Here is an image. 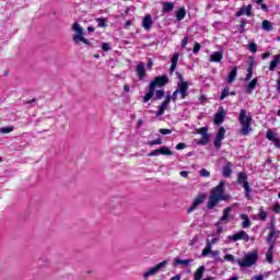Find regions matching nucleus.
Segmentation results:
<instances>
[{"label": "nucleus", "mask_w": 280, "mask_h": 280, "mask_svg": "<svg viewBox=\"0 0 280 280\" xmlns=\"http://www.w3.org/2000/svg\"><path fill=\"white\" fill-rule=\"evenodd\" d=\"M188 43H189V36H185L184 39L182 40V47L183 48L187 47Z\"/></svg>", "instance_id": "5fc2aeb1"}, {"label": "nucleus", "mask_w": 280, "mask_h": 280, "mask_svg": "<svg viewBox=\"0 0 280 280\" xmlns=\"http://www.w3.org/2000/svg\"><path fill=\"white\" fill-rule=\"evenodd\" d=\"M228 240H231V242H238V240H243V242H250V236L246 233V231L242 230L236 234L228 236Z\"/></svg>", "instance_id": "6e6552de"}, {"label": "nucleus", "mask_w": 280, "mask_h": 280, "mask_svg": "<svg viewBox=\"0 0 280 280\" xmlns=\"http://www.w3.org/2000/svg\"><path fill=\"white\" fill-rule=\"evenodd\" d=\"M202 275H205V266H200L195 272V280H202Z\"/></svg>", "instance_id": "c756f323"}, {"label": "nucleus", "mask_w": 280, "mask_h": 280, "mask_svg": "<svg viewBox=\"0 0 280 280\" xmlns=\"http://www.w3.org/2000/svg\"><path fill=\"white\" fill-rule=\"evenodd\" d=\"M167 266V260H163L162 262L158 264L156 266L152 267L148 271H145L142 277L144 280L150 279V277H154L162 268H165Z\"/></svg>", "instance_id": "0eeeda50"}, {"label": "nucleus", "mask_w": 280, "mask_h": 280, "mask_svg": "<svg viewBox=\"0 0 280 280\" xmlns=\"http://www.w3.org/2000/svg\"><path fill=\"white\" fill-rule=\"evenodd\" d=\"M198 135H201V137H205V135H209V128L207 127H202L200 129L197 130Z\"/></svg>", "instance_id": "79ce46f5"}, {"label": "nucleus", "mask_w": 280, "mask_h": 280, "mask_svg": "<svg viewBox=\"0 0 280 280\" xmlns=\"http://www.w3.org/2000/svg\"><path fill=\"white\" fill-rule=\"evenodd\" d=\"M163 97H165V90H158L154 100H163Z\"/></svg>", "instance_id": "58836bf2"}, {"label": "nucleus", "mask_w": 280, "mask_h": 280, "mask_svg": "<svg viewBox=\"0 0 280 280\" xmlns=\"http://www.w3.org/2000/svg\"><path fill=\"white\" fill-rule=\"evenodd\" d=\"M198 145H207L209 143V135L201 136V139L197 142Z\"/></svg>", "instance_id": "e433bc0d"}, {"label": "nucleus", "mask_w": 280, "mask_h": 280, "mask_svg": "<svg viewBox=\"0 0 280 280\" xmlns=\"http://www.w3.org/2000/svg\"><path fill=\"white\" fill-rule=\"evenodd\" d=\"M224 185L225 182L221 180L218 186H215L214 188L211 189L210 192V197L208 199V203H207V209H209L210 211L212 209H215V207H218L219 202H221V200H228L229 196L224 195Z\"/></svg>", "instance_id": "f257e3e1"}, {"label": "nucleus", "mask_w": 280, "mask_h": 280, "mask_svg": "<svg viewBox=\"0 0 280 280\" xmlns=\"http://www.w3.org/2000/svg\"><path fill=\"white\" fill-rule=\"evenodd\" d=\"M190 264H194V259H180L176 257L174 259V266H189Z\"/></svg>", "instance_id": "6ab92c4d"}, {"label": "nucleus", "mask_w": 280, "mask_h": 280, "mask_svg": "<svg viewBox=\"0 0 280 280\" xmlns=\"http://www.w3.org/2000/svg\"><path fill=\"white\" fill-rule=\"evenodd\" d=\"M14 130V127L8 126V127H2L0 128V133L1 135H10Z\"/></svg>", "instance_id": "4c0bfd02"}, {"label": "nucleus", "mask_w": 280, "mask_h": 280, "mask_svg": "<svg viewBox=\"0 0 280 280\" xmlns=\"http://www.w3.org/2000/svg\"><path fill=\"white\" fill-rule=\"evenodd\" d=\"M266 138L269 140V141H273L275 145L277 148H280V140H279V137L277 136V133H275V131H272V129H269L267 131V135H266Z\"/></svg>", "instance_id": "f8f14e48"}, {"label": "nucleus", "mask_w": 280, "mask_h": 280, "mask_svg": "<svg viewBox=\"0 0 280 280\" xmlns=\"http://www.w3.org/2000/svg\"><path fill=\"white\" fill-rule=\"evenodd\" d=\"M259 5L262 12H268V5L266 3H260Z\"/></svg>", "instance_id": "680f3d73"}, {"label": "nucleus", "mask_w": 280, "mask_h": 280, "mask_svg": "<svg viewBox=\"0 0 280 280\" xmlns=\"http://www.w3.org/2000/svg\"><path fill=\"white\" fill-rule=\"evenodd\" d=\"M278 80H277V84H278V86H277V91H280V72L278 73Z\"/></svg>", "instance_id": "338daca9"}, {"label": "nucleus", "mask_w": 280, "mask_h": 280, "mask_svg": "<svg viewBox=\"0 0 280 280\" xmlns=\"http://www.w3.org/2000/svg\"><path fill=\"white\" fill-rule=\"evenodd\" d=\"M168 106H170V103H166L165 101H163L158 112L155 113L156 117L163 116L165 114V110H167Z\"/></svg>", "instance_id": "412c9836"}, {"label": "nucleus", "mask_w": 280, "mask_h": 280, "mask_svg": "<svg viewBox=\"0 0 280 280\" xmlns=\"http://www.w3.org/2000/svg\"><path fill=\"white\" fill-rule=\"evenodd\" d=\"M164 102H165L166 104H170V102H172V95L167 94L166 97H165V100H164Z\"/></svg>", "instance_id": "0e129e2a"}, {"label": "nucleus", "mask_w": 280, "mask_h": 280, "mask_svg": "<svg viewBox=\"0 0 280 280\" xmlns=\"http://www.w3.org/2000/svg\"><path fill=\"white\" fill-rule=\"evenodd\" d=\"M225 97H229V88H224L221 92L220 100H224Z\"/></svg>", "instance_id": "37998d69"}, {"label": "nucleus", "mask_w": 280, "mask_h": 280, "mask_svg": "<svg viewBox=\"0 0 280 280\" xmlns=\"http://www.w3.org/2000/svg\"><path fill=\"white\" fill-rule=\"evenodd\" d=\"M255 280H264V275L254 276Z\"/></svg>", "instance_id": "69168bd1"}, {"label": "nucleus", "mask_w": 280, "mask_h": 280, "mask_svg": "<svg viewBox=\"0 0 280 280\" xmlns=\"http://www.w3.org/2000/svg\"><path fill=\"white\" fill-rule=\"evenodd\" d=\"M257 259H259V255L257 252L247 253L244 259H235V257L231 254H226L224 256L225 261H231L232 264H238L241 268H250V266H255L257 264Z\"/></svg>", "instance_id": "f03ea898"}, {"label": "nucleus", "mask_w": 280, "mask_h": 280, "mask_svg": "<svg viewBox=\"0 0 280 280\" xmlns=\"http://www.w3.org/2000/svg\"><path fill=\"white\" fill-rule=\"evenodd\" d=\"M235 78H237V67H234L229 77H228V84H233L235 82Z\"/></svg>", "instance_id": "b1692460"}, {"label": "nucleus", "mask_w": 280, "mask_h": 280, "mask_svg": "<svg viewBox=\"0 0 280 280\" xmlns=\"http://www.w3.org/2000/svg\"><path fill=\"white\" fill-rule=\"evenodd\" d=\"M178 90H175L174 92H173V94H172V96H171V100L173 101V102H176L177 100H178Z\"/></svg>", "instance_id": "603ef678"}, {"label": "nucleus", "mask_w": 280, "mask_h": 280, "mask_svg": "<svg viewBox=\"0 0 280 280\" xmlns=\"http://www.w3.org/2000/svg\"><path fill=\"white\" fill-rule=\"evenodd\" d=\"M177 91L182 95V100H185V97H187V95H189V93H187V91H189V84H187V82H185V81L178 82Z\"/></svg>", "instance_id": "9d476101"}, {"label": "nucleus", "mask_w": 280, "mask_h": 280, "mask_svg": "<svg viewBox=\"0 0 280 280\" xmlns=\"http://www.w3.org/2000/svg\"><path fill=\"white\" fill-rule=\"evenodd\" d=\"M226 129H224V127H220L214 139V147L217 148V150H220V148H222V141H224Z\"/></svg>", "instance_id": "1a4fd4ad"}, {"label": "nucleus", "mask_w": 280, "mask_h": 280, "mask_svg": "<svg viewBox=\"0 0 280 280\" xmlns=\"http://www.w3.org/2000/svg\"><path fill=\"white\" fill-rule=\"evenodd\" d=\"M185 16H187V11L185 10V8H180L179 10H177L176 12V19L177 21H183V19H185Z\"/></svg>", "instance_id": "c85d7f7f"}, {"label": "nucleus", "mask_w": 280, "mask_h": 280, "mask_svg": "<svg viewBox=\"0 0 280 280\" xmlns=\"http://www.w3.org/2000/svg\"><path fill=\"white\" fill-rule=\"evenodd\" d=\"M163 12H172L174 10V2H162Z\"/></svg>", "instance_id": "7c9ffc66"}, {"label": "nucleus", "mask_w": 280, "mask_h": 280, "mask_svg": "<svg viewBox=\"0 0 280 280\" xmlns=\"http://www.w3.org/2000/svg\"><path fill=\"white\" fill-rule=\"evenodd\" d=\"M185 148H187V145L183 142H179L177 145H176V150H185Z\"/></svg>", "instance_id": "4d7b16f0"}, {"label": "nucleus", "mask_w": 280, "mask_h": 280, "mask_svg": "<svg viewBox=\"0 0 280 280\" xmlns=\"http://www.w3.org/2000/svg\"><path fill=\"white\" fill-rule=\"evenodd\" d=\"M102 49H103V51H110V44L103 43L102 44Z\"/></svg>", "instance_id": "8fccbe9b"}, {"label": "nucleus", "mask_w": 280, "mask_h": 280, "mask_svg": "<svg viewBox=\"0 0 280 280\" xmlns=\"http://www.w3.org/2000/svg\"><path fill=\"white\" fill-rule=\"evenodd\" d=\"M199 176H201L202 178H209V176H211V173L209 171H207V168H202L199 172Z\"/></svg>", "instance_id": "a19ab883"}, {"label": "nucleus", "mask_w": 280, "mask_h": 280, "mask_svg": "<svg viewBox=\"0 0 280 280\" xmlns=\"http://www.w3.org/2000/svg\"><path fill=\"white\" fill-rule=\"evenodd\" d=\"M162 144H163V140L161 138H156L155 140H151L147 142V145H150V148H152V145H162Z\"/></svg>", "instance_id": "c9c22d12"}, {"label": "nucleus", "mask_w": 280, "mask_h": 280, "mask_svg": "<svg viewBox=\"0 0 280 280\" xmlns=\"http://www.w3.org/2000/svg\"><path fill=\"white\" fill-rule=\"evenodd\" d=\"M245 27H246V20H242L241 24H240V27H238L240 34H244Z\"/></svg>", "instance_id": "a18cd8bd"}, {"label": "nucleus", "mask_w": 280, "mask_h": 280, "mask_svg": "<svg viewBox=\"0 0 280 280\" xmlns=\"http://www.w3.org/2000/svg\"><path fill=\"white\" fill-rule=\"evenodd\" d=\"M258 215H259L260 220L266 222V219L268 218V213H266V211H260Z\"/></svg>", "instance_id": "09e8293b"}, {"label": "nucleus", "mask_w": 280, "mask_h": 280, "mask_svg": "<svg viewBox=\"0 0 280 280\" xmlns=\"http://www.w3.org/2000/svg\"><path fill=\"white\" fill-rule=\"evenodd\" d=\"M241 220H243L242 229H250V219L248 218V214L242 213Z\"/></svg>", "instance_id": "4be33fe9"}, {"label": "nucleus", "mask_w": 280, "mask_h": 280, "mask_svg": "<svg viewBox=\"0 0 280 280\" xmlns=\"http://www.w3.org/2000/svg\"><path fill=\"white\" fill-rule=\"evenodd\" d=\"M160 133L161 135H172V130L171 129H160Z\"/></svg>", "instance_id": "6e6d98bb"}, {"label": "nucleus", "mask_w": 280, "mask_h": 280, "mask_svg": "<svg viewBox=\"0 0 280 280\" xmlns=\"http://www.w3.org/2000/svg\"><path fill=\"white\" fill-rule=\"evenodd\" d=\"M277 234L273 233H269L268 237H267V243L269 244V247L275 248V236Z\"/></svg>", "instance_id": "72a5a7b5"}, {"label": "nucleus", "mask_w": 280, "mask_h": 280, "mask_svg": "<svg viewBox=\"0 0 280 280\" xmlns=\"http://www.w3.org/2000/svg\"><path fill=\"white\" fill-rule=\"evenodd\" d=\"M177 79L179 80L178 82H185V79L183 78V74L180 72H176Z\"/></svg>", "instance_id": "052dcab7"}, {"label": "nucleus", "mask_w": 280, "mask_h": 280, "mask_svg": "<svg viewBox=\"0 0 280 280\" xmlns=\"http://www.w3.org/2000/svg\"><path fill=\"white\" fill-rule=\"evenodd\" d=\"M258 79H253L246 86V93L250 94L253 91H255V88L257 86Z\"/></svg>", "instance_id": "a878e982"}, {"label": "nucleus", "mask_w": 280, "mask_h": 280, "mask_svg": "<svg viewBox=\"0 0 280 280\" xmlns=\"http://www.w3.org/2000/svg\"><path fill=\"white\" fill-rule=\"evenodd\" d=\"M262 30H265V32H272V23H270L268 20H264Z\"/></svg>", "instance_id": "473e14b6"}, {"label": "nucleus", "mask_w": 280, "mask_h": 280, "mask_svg": "<svg viewBox=\"0 0 280 280\" xmlns=\"http://www.w3.org/2000/svg\"><path fill=\"white\" fill-rule=\"evenodd\" d=\"M215 226H218L217 234L220 235L223 231L222 226H220V222H217Z\"/></svg>", "instance_id": "bf43d9fd"}, {"label": "nucleus", "mask_w": 280, "mask_h": 280, "mask_svg": "<svg viewBox=\"0 0 280 280\" xmlns=\"http://www.w3.org/2000/svg\"><path fill=\"white\" fill-rule=\"evenodd\" d=\"M160 154H162L163 156H173L174 152L172 150H170L168 147H161L160 149Z\"/></svg>", "instance_id": "cd10ccee"}, {"label": "nucleus", "mask_w": 280, "mask_h": 280, "mask_svg": "<svg viewBox=\"0 0 280 280\" xmlns=\"http://www.w3.org/2000/svg\"><path fill=\"white\" fill-rule=\"evenodd\" d=\"M210 255H212V257H214L217 264L218 262L223 264L224 259H222L220 257V250H212V252H210Z\"/></svg>", "instance_id": "2f4dec72"}, {"label": "nucleus", "mask_w": 280, "mask_h": 280, "mask_svg": "<svg viewBox=\"0 0 280 280\" xmlns=\"http://www.w3.org/2000/svg\"><path fill=\"white\" fill-rule=\"evenodd\" d=\"M238 122L242 128L240 129V135L243 137H248L253 132V116L246 109H241L238 115Z\"/></svg>", "instance_id": "7ed1b4c3"}, {"label": "nucleus", "mask_w": 280, "mask_h": 280, "mask_svg": "<svg viewBox=\"0 0 280 280\" xmlns=\"http://www.w3.org/2000/svg\"><path fill=\"white\" fill-rule=\"evenodd\" d=\"M273 213H280V205L277 203L275 207H273Z\"/></svg>", "instance_id": "e2e57ef3"}, {"label": "nucleus", "mask_w": 280, "mask_h": 280, "mask_svg": "<svg viewBox=\"0 0 280 280\" xmlns=\"http://www.w3.org/2000/svg\"><path fill=\"white\" fill-rule=\"evenodd\" d=\"M233 164L231 162H226L223 166V176L224 178L231 177V174H233Z\"/></svg>", "instance_id": "a211bd4d"}, {"label": "nucleus", "mask_w": 280, "mask_h": 280, "mask_svg": "<svg viewBox=\"0 0 280 280\" xmlns=\"http://www.w3.org/2000/svg\"><path fill=\"white\" fill-rule=\"evenodd\" d=\"M72 32H75V35H73L72 40L75 43V45H79L80 43H83L84 45L91 46V42L84 37V28L80 25V23L74 22L72 24Z\"/></svg>", "instance_id": "39448f33"}, {"label": "nucleus", "mask_w": 280, "mask_h": 280, "mask_svg": "<svg viewBox=\"0 0 280 280\" xmlns=\"http://www.w3.org/2000/svg\"><path fill=\"white\" fill-rule=\"evenodd\" d=\"M273 255H275V247H269L266 253V259H267L268 264H272Z\"/></svg>", "instance_id": "bb28decb"}, {"label": "nucleus", "mask_w": 280, "mask_h": 280, "mask_svg": "<svg viewBox=\"0 0 280 280\" xmlns=\"http://www.w3.org/2000/svg\"><path fill=\"white\" fill-rule=\"evenodd\" d=\"M142 27L144 30H151L152 28V15L148 14L144 16L142 21Z\"/></svg>", "instance_id": "aec40b11"}, {"label": "nucleus", "mask_w": 280, "mask_h": 280, "mask_svg": "<svg viewBox=\"0 0 280 280\" xmlns=\"http://www.w3.org/2000/svg\"><path fill=\"white\" fill-rule=\"evenodd\" d=\"M211 249H209L208 247H205L203 249H202V253H201V255H202V257H207V255H211Z\"/></svg>", "instance_id": "3c124183"}, {"label": "nucleus", "mask_w": 280, "mask_h": 280, "mask_svg": "<svg viewBox=\"0 0 280 280\" xmlns=\"http://www.w3.org/2000/svg\"><path fill=\"white\" fill-rule=\"evenodd\" d=\"M170 84V78L166 74L155 77L153 81L150 82L149 84V91L148 93L143 96V103L150 102L154 97V91L156 86H165Z\"/></svg>", "instance_id": "20e7f679"}, {"label": "nucleus", "mask_w": 280, "mask_h": 280, "mask_svg": "<svg viewBox=\"0 0 280 280\" xmlns=\"http://www.w3.org/2000/svg\"><path fill=\"white\" fill-rule=\"evenodd\" d=\"M270 233H273V234H276L277 235V233H279V232H277V229L275 228V223L273 222H271V224H270Z\"/></svg>", "instance_id": "13d9d810"}, {"label": "nucleus", "mask_w": 280, "mask_h": 280, "mask_svg": "<svg viewBox=\"0 0 280 280\" xmlns=\"http://www.w3.org/2000/svg\"><path fill=\"white\" fill-rule=\"evenodd\" d=\"M248 49H249V51H252V54H257V44L250 43L248 45Z\"/></svg>", "instance_id": "c03bdc74"}, {"label": "nucleus", "mask_w": 280, "mask_h": 280, "mask_svg": "<svg viewBox=\"0 0 280 280\" xmlns=\"http://www.w3.org/2000/svg\"><path fill=\"white\" fill-rule=\"evenodd\" d=\"M237 183L240 185H243L245 189V198H247V200H250V194H253V188H250V184H248V175H246V173L244 172L238 173Z\"/></svg>", "instance_id": "423d86ee"}, {"label": "nucleus", "mask_w": 280, "mask_h": 280, "mask_svg": "<svg viewBox=\"0 0 280 280\" xmlns=\"http://www.w3.org/2000/svg\"><path fill=\"white\" fill-rule=\"evenodd\" d=\"M179 54L175 52L173 57L171 58V68H170V75L174 74V71H176V67H178V58Z\"/></svg>", "instance_id": "4468645a"}, {"label": "nucleus", "mask_w": 280, "mask_h": 280, "mask_svg": "<svg viewBox=\"0 0 280 280\" xmlns=\"http://www.w3.org/2000/svg\"><path fill=\"white\" fill-rule=\"evenodd\" d=\"M231 211H233V208L228 207L223 210V215L220 219V222H229V217L231 215Z\"/></svg>", "instance_id": "5701e85b"}, {"label": "nucleus", "mask_w": 280, "mask_h": 280, "mask_svg": "<svg viewBox=\"0 0 280 280\" xmlns=\"http://www.w3.org/2000/svg\"><path fill=\"white\" fill-rule=\"evenodd\" d=\"M244 14H246V16H252L253 15V4H248L247 7H243L236 12V16H244Z\"/></svg>", "instance_id": "ddd939ff"}, {"label": "nucleus", "mask_w": 280, "mask_h": 280, "mask_svg": "<svg viewBox=\"0 0 280 280\" xmlns=\"http://www.w3.org/2000/svg\"><path fill=\"white\" fill-rule=\"evenodd\" d=\"M159 154H161L160 149H156L148 153V156H159Z\"/></svg>", "instance_id": "864d4df0"}, {"label": "nucleus", "mask_w": 280, "mask_h": 280, "mask_svg": "<svg viewBox=\"0 0 280 280\" xmlns=\"http://www.w3.org/2000/svg\"><path fill=\"white\" fill-rule=\"evenodd\" d=\"M279 62H280V55L273 56V60L270 62V66H269V71H275V69L279 67Z\"/></svg>", "instance_id": "393cba45"}, {"label": "nucleus", "mask_w": 280, "mask_h": 280, "mask_svg": "<svg viewBox=\"0 0 280 280\" xmlns=\"http://www.w3.org/2000/svg\"><path fill=\"white\" fill-rule=\"evenodd\" d=\"M136 72L139 80H143V78H145V63L143 62L138 63L136 68Z\"/></svg>", "instance_id": "f3484780"}, {"label": "nucleus", "mask_w": 280, "mask_h": 280, "mask_svg": "<svg viewBox=\"0 0 280 280\" xmlns=\"http://www.w3.org/2000/svg\"><path fill=\"white\" fill-rule=\"evenodd\" d=\"M253 78V70L247 68V74L245 77V82H248Z\"/></svg>", "instance_id": "de8ad7c7"}, {"label": "nucleus", "mask_w": 280, "mask_h": 280, "mask_svg": "<svg viewBox=\"0 0 280 280\" xmlns=\"http://www.w3.org/2000/svg\"><path fill=\"white\" fill-rule=\"evenodd\" d=\"M202 202H205V197L202 195L197 196L192 205L188 208L187 213H191L195 209H198Z\"/></svg>", "instance_id": "9b49d317"}, {"label": "nucleus", "mask_w": 280, "mask_h": 280, "mask_svg": "<svg viewBox=\"0 0 280 280\" xmlns=\"http://www.w3.org/2000/svg\"><path fill=\"white\" fill-rule=\"evenodd\" d=\"M222 58H224V52L214 51L212 55L209 56V62H221Z\"/></svg>", "instance_id": "dca6fc26"}, {"label": "nucleus", "mask_w": 280, "mask_h": 280, "mask_svg": "<svg viewBox=\"0 0 280 280\" xmlns=\"http://www.w3.org/2000/svg\"><path fill=\"white\" fill-rule=\"evenodd\" d=\"M106 19L105 18H97L96 19V23L98 25V27H106Z\"/></svg>", "instance_id": "ea45409f"}, {"label": "nucleus", "mask_w": 280, "mask_h": 280, "mask_svg": "<svg viewBox=\"0 0 280 280\" xmlns=\"http://www.w3.org/2000/svg\"><path fill=\"white\" fill-rule=\"evenodd\" d=\"M201 47H202V46H201L198 42H196V43L194 44L192 54H198V51H200Z\"/></svg>", "instance_id": "49530a36"}, {"label": "nucleus", "mask_w": 280, "mask_h": 280, "mask_svg": "<svg viewBox=\"0 0 280 280\" xmlns=\"http://www.w3.org/2000/svg\"><path fill=\"white\" fill-rule=\"evenodd\" d=\"M171 280H180V275H175Z\"/></svg>", "instance_id": "774afa93"}, {"label": "nucleus", "mask_w": 280, "mask_h": 280, "mask_svg": "<svg viewBox=\"0 0 280 280\" xmlns=\"http://www.w3.org/2000/svg\"><path fill=\"white\" fill-rule=\"evenodd\" d=\"M220 108H221V110L214 115V124L217 126H220V124H223L224 117H226V112H224V108H222V107H220Z\"/></svg>", "instance_id": "2eb2a0df"}, {"label": "nucleus", "mask_w": 280, "mask_h": 280, "mask_svg": "<svg viewBox=\"0 0 280 280\" xmlns=\"http://www.w3.org/2000/svg\"><path fill=\"white\" fill-rule=\"evenodd\" d=\"M247 65H248L247 69L254 70V69H255V66L257 65V61L255 60V57L249 56V57H248Z\"/></svg>", "instance_id": "f704fd0d"}]
</instances>
